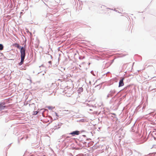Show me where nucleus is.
Here are the masks:
<instances>
[{
    "label": "nucleus",
    "mask_w": 156,
    "mask_h": 156,
    "mask_svg": "<svg viewBox=\"0 0 156 156\" xmlns=\"http://www.w3.org/2000/svg\"><path fill=\"white\" fill-rule=\"evenodd\" d=\"M21 53V62L19 63V65L21 66L23 63L24 59L25 56V49L23 47H22L20 49Z\"/></svg>",
    "instance_id": "f257e3e1"
},
{
    "label": "nucleus",
    "mask_w": 156,
    "mask_h": 156,
    "mask_svg": "<svg viewBox=\"0 0 156 156\" xmlns=\"http://www.w3.org/2000/svg\"><path fill=\"white\" fill-rule=\"evenodd\" d=\"M124 79V78H122V79L120 80L119 81V87L122 86L124 85V83H123V80Z\"/></svg>",
    "instance_id": "f03ea898"
},
{
    "label": "nucleus",
    "mask_w": 156,
    "mask_h": 156,
    "mask_svg": "<svg viewBox=\"0 0 156 156\" xmlns=\"http://www.w3.org/2000/svg\"><path fill=\"white\" fill-rule=\"evenodd\" d=\"M80 133V132L78 131H73L71 133H70V134L73 135H78Z\"/></svg>",
    "instance_id": "7ed1b4c3"
},
{
    "label": "nucleus",
    "mask_w": 156,
    "mask_h": 156,
    "mask_svg": "<svg viewBox=\"0 0 156 156\" xmlns=\"http://www.w3.org/2000/svg\"><path fill=\"white\" fill-rule=\"evenodd\" d=\"M83 89L82 87H80L79 88L78 90V91L79 92V93H80V92H82L83 91Z\"/></svg>",
    "instance_id": "20e7f679"
},
{
    "label": "nucleus",
    "mask_w": 156,
    "mask_h": 156,
    "mask_svg": "<svg viewBox=\"0 0 156 156\" xmlns=\"http://www.w3.org/2000/svg\"><path fill=\"white\" fill-rule=\"evenodd\" d=\"M15 47H17L18 48H20L19 45L18 44H17V43L15 44Z\"/></svg>",
    "instance_id": "39448f33"
},
{
    "label": "nucleus",
    "mask_w": 156,
    "mask_h": 156,
    "mask_svg": "<svg viewBox=\"0 0 156 156\" xmlns=\"http://www.w3.org/2000/svg\"><path fill=\"white\" fill-rule=\"evenodd\" d=\"M3 49V46L2 44H0V50H2Z\"/></svg>",
    "instance_id": "423d86ee"
},
{
    "label": "nucleus",
    "mask_w": 156,
    "mask_h": 156,
    "mask_svg": "<svg viewBox=\"0 0 156 156\" xmlns=\"http://www.w3.org/2000/svg\"><path fill=\"white\" fill-rule=\"evenodd\" d=\"M38 113V112L37 111H34L33 115H37Z\"/></svg>",
    "instance_id": "0eeeda50"
},
{
    "label": "nucleus",
    "mask_w": 156,
    "mask_h": 156,
    "mask_svg": "<svg viewBox=\"0 0 156 156\" xmlns=\"http://www.w3.org/2000/svg\"><path fill=\"white\" fill-rule=\"evenodd\" d=\"M5 107V106H2L1 105H0V108L2 109H4V108Z\"/></svg>",
    "instance_id": "6e6552de"
},
{
    "label": "nucleus",
    "mask_w": 156,
    "mask_h": 156,
    "mask_svg": "<svg viewBox=\"0 0 156 156\" xmlns=\"http://www.w3.org/2000/svg\"><path fill=\"white\" fill-rule=\"evenodd\" d=\"M49 63H51V61H49Z\"/></svg>",
    "instance_id": "1a4fd4ad"
}]
</instances>
